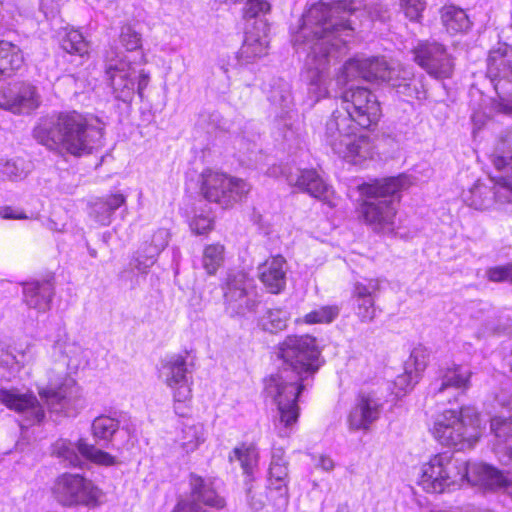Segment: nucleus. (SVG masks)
Segmentation results:
<instances>
[{
	"label": "nucleus",
	"instance_id": "obj_35",
	"mask_svg": "<svg viewBox=\"0 0 512 512\" xmlns=\"http://www.w3.org/2000/svg\"><path fill=\"white\" fill-rule=\"evenodd\" d=\"M205 441L204 426L201 423H186L182 427L180 444L186 452L195 451Z\"/></svg>",
	"mask_w": 512,
	"mask_h": 512
},
{
	"label": "nucleus",
	"instance_id": "obj_22",
	"mask_svg": "<svg viewBox=\"0 0 512 512\" xmlns=\"http://www.w3.org/2000/svg\"><path fill=\"white\" fill-rule=\"evenodd\" d=\"M340 146L332 144L329 147L341 159L352 163L361 164L372 157L373 144L368 135L358 131L349 136V140L338 141Z\"/></svg>",
	"mask_w": 512,
	"mask_h": 512
},
{
	"label": "nucleus",
	"instance_id": "obj_53",
	"mask_svg": "<svg viewBox=\"0 0 512 512\" xmlns=\"http://www.w3.org/2000/svg\"><path fill=\"white\" fill-rule=\"evenodd\" d=\"M486 274L489 280L493 282H512V264L492 267L487 270Z\"/></svg>",
	"mask_w": 512,
	"mask_h": 512
},
{
	"label": "nucleus",
	"instance_id": "obj_27",
	"mask_svg": "<svg viewBox=\"0 0 512 512\" xmlns=\"http://www.w3.org/2000/svg\"><path fill=\"white\" fill-rule=\"evenodd\" d=\"M288 461L281 448H275L272 452L271 462L268 470V488L278 492L279 497L287 502L288 500Z\"/></svg>",
	"mask_w": 512,
	"mask_h": 512
},
{
	"label": "nucleus",
	"instance_id": "obj_61",
	"mask_svg": "<svg viewBox=\"0 0 512 512\" xmlns=\"http://www.w3.org/2000/svg\"><path fill=\"white\" fill-rule=\"evenodd\" d=\"M1 216L4 219H25L27 218L22 212H17L10 207H5L1 212Z\"/></svg>",
	"mask_w": 512,
	"mask_h": 512
},
{
	"label": "nucleus",
	"instance_id": "obj_30",
	"mask_svg": "<svg viewBox=\"0 0 512 512\" xmlns=\"http://www.w3.org/2000/svg\"><path fill=\"white\" fill-rule=\"evenodd\" d=\"M52 350L53 356L58 357L71 371L77 370L84 363L83 348L77 342L70 340L67 335L57 339Z\"/></svg>",
	"mask_w": 512,
	"mask_h": 512
},
{
	"label": "nucleus",
	"instance_id": "obj_4",
	"mask_svg": "<svg viewBox=\"0 0 512 512\" xmlns=\"http://www.w3.org/2000/svg\"><path fill=\"white\" fill-rule=\"evenodd\" d=\"M411 185L410 177L399 175L364 183L359 187L364 197L359 212L363 221L377 233L389 234L395 230L398 193Z\"/></svg>",
	"mask_w": 512,
	"mask_h": 512
},
{
	"label": "nucleus",
	"instance_id": "obj_21",
	"mask_svg": "<svg viewBox=\"0 0 512 512\" xmlns=\"http://www.w3.org/2000/svg\"><path fill=\"white\" fill-rule=\"evenodd\" d=\"M382 401L373 391H361L348 415L352 430H367L381 413Z\"/></svg>",
	"mask_w": 512,
	"mask_h": 512
},
{
	"label": "nucleus",
	"instance_id": "obj_55",
	"mask_svg": "<svg viewBox=\"0 0 512 512\" xmlns=\"http://www.w3.org/2000/svg\"><path fill=\"white\" fill-rule=\"evenodd\" d=\"M108 210L113 214L118 208L126 203V196L122 193H114L102 198Z\"/></svg>",
	"mask_w": 512,
	"mask_h": 512
},
{
	"label": "nucleus",
	"instance_id": "obj_9",
	"mask_svg": "<svg viewBox=\"0 0 512 512\" xmlns=\"http://www.w3.org/2000/svg\"><path fill=\"white\" fill-rule=\"evenodd\" d=\"M53 492L64 506L98 507L104 497L103 491L91 480L80 474L63 473L54 484Z\"/></svg>",
	"mask_w": 512,
	"mask_h": 512
},
{
	"label": "nucleus",
	"instance_id": "obj_62",
	"mask_svg": "<svg viewBox=\"0 0 512 512\" xmlns=\"http://www.w3.org/2000/svg\"><path fill=\"white\" fill-rule=\"evenodd\" d=\"M336 512H350L349 505L347 503L339 504Z\"/></svg>",
	"mask_w": 512,
	"mask_h": 512
},
{
	"label": "nucleus",
	"instance_id": "obj_36",
	"mask_svg": "<svg viewBox=\"0 0 512 512\" xmlns=\"http://www.w3.org/2000/svg\"><path fill=\"white\" fill-rule=\"evenodd\" d=\"M169 240V233L166 229L157 230L153 236L151 241V247L148 249V255L144 261L137 258V269L144 271L146 268L153 265L155 262V257L167 246Z\"/></svg>",
	"mask_w": 512,
	"mask_h": 512
},
{
	"label": "nucleus",
	"instance_id": "obj_38",
	"mask_svg": "<svg viewBox=\"0 0 512 512\" xmlns=\"http://www.w3.org/2000/svg\"><path fill=\"white\" fill-rule=\"evenodd\" d=\"M288 313L282 309H268L260 317L259 325L263 330L276 333L284 330L287 326Z\"/></svg>",
	"mask_w": 512,
	"mask_h": 512
},
{
	"label": "nucleus",
	"instance_id": "obj_31",
	"mask_svg": "<svg viewBox=\"0 0 512 512\" xmlns=\"http://www.w3.org/2000/svg\"><path fill=\"white\" fill-rule=\"evenodd\" d=\"M190 485L195 500L212 508H224L225 500L219 496L215 490L212 489L211 484L206 482L202 477L191 474Z\"/></svg>",
	"mask_w": 512,
	"mask_h": 512
},
{
	"label": "nucleus",
	"instance_id": "obj_34",
	"mask_svg": "<svg viewBox=\"0 0 512 512\" xmlns=\"http://www.w3.org/2000/svg\"><path fill=\"white\" fill-rule=\"evenodd\" d=\"M23 64L21 50L11 42L0 41V76L19 69Z\"/></svg>",
	"mask_w": 512,
	"mask_h": 512
},
{
	"label": "nucleus",
	"instance_id": "obj_12",
	"mask_svg": "<svg viewBox=\"0 0 512 512\" xmlns=\"http://www.w3.org/2000/svg\"><path fill=\"white\" fill-rule=\"evenodd\" d=\"M187 374L186 358L183 355L174 354L163 360L160 375L172 391L174 410L180 416L186 414L187 404L192 398V382Z\"/></svg>",
	"mask_w": 512,
	"mask_h": 512
},
{
	"label": "nucleus",
	"instance_id": "obj_56",
	"mask_svg": "<svg viewBox=\"0 0 512 512\" xmlns=\"http://www.w3.org/2000/svg\"><path fill=\"white\" fill-rule=\"evenodd\" d=\"M365 12L372 20L384 21L386 19L387 9L381 4H373L369 7H365Z\"/></svg>",
	"mask_w": 512,
	"mask_h": 512
},
{
	"label": "nucleus",
	"instance_id": "obj_7",
	"mask_svg": "<svg viewBox=\"0 0 512 512\" xmlns=\"http://www.w3.org/2000/svg\"><path fill=\"white\" fill-rule=\"evenodd\" d=\"M410 72L397 69L380 57H354L345 62L337 75V83L346 85L349 81L362 78L367 81L387 82L393 87L406 85Z\"/></svg>",
	"mask_w": 512,
	"mask_h": 512
},
{
	"label": "nucleus",
	"instance_id": "obj_46",
	"mask_svg": "<svg viewBox=\"0 0 512 512\" xmlns=\"http://www.w3.org/2000/svg\"><path fill=\"white\" fill-rule=\"evenodd\" d=\"M223 246L209 245L203 253V267L209 274H214L223 261Z\"/></svg>",
	"mask_w": 512,
	"mask_h": 512
},
{
	"label": "nucleus",
	"instance_id": "obj_28",
	"mask_svg": "<svg viewBox=\"0 0 512 512\" xmlns=\"http://www.w3.org/2000/svg\"><path fill=\"white\" fill-rule=\"evenodd\" d=\"M356 122L341 110H335L326 122L325 142L328 146L338 141L349 140V136L358 131Z\"/></svg>",
	"mask_w": 512,
	"mask_h": 512
},
{
	"label": "nucleus",
	"instance_id": "obj_41",
	"mask_svg": "<svg viewBox=\"0 0 512 512\" xmlns=\"http://www.w3.org/2000/svg\"><path fill=\"white\" fill-rule=\"evenodd\" d=\"M62 48L70 53L83 56L88 53L89 45L78 30H70L61 42Z\"/></svg>",
	"mask_w": 512,
	"mask_h": 512
},
{
	"label": "nucleus",
	"instance_id": "obj_58",
	"mask_svg": "<svg viewBox=\"0 0 512 512\" xmlns=\"http://www.w3.org/2000/svg\"><path fill=\"white\" fill-rule=\"evenodd\" d=\"M173 512H206L197 503L181 501L177 504Z\"/></svg>",
	"mask_w": 512,
	"mask_h": 512
},
{
	"label": "nucleus",
	"instance_id": "obj_52",
	"mask_svg": "<svg viewBox=\"0 0 512 512\" xmlns=\"http://www.w3.org/2000/svg\"><path fill=\"white\" fill-rule=\"evenodd\" d=\"M120 41L127 51H134L141 45L140 35L131 26L122 27Z\"/></svg>",
	"mask_w": 512,
	"mask_h": 512
},
{
	"label": "nucleus",
	"instance_id": "obj_33",
	"mask_svg": "<svg viewBox=\"0 0 512 512\" xmlns=\"http://www.w3.org/2000/svg\"><path fill=\"white\" fill-rule=\"evenodd\" d=\"M91 430L97 443L103 441L105 447H109L108 443H111V447H115L112 439L119 430V421L116 418L107 415L98 416L93 420Z\"/></svg>",
	"mask_w": 512,
	"mask_h": 512
},
{
	"label": "nucleus",
	"instance_id": "obj_50",
	"mask_svg": "<svg viewBox=\"0 0 512 512\" xmlns=\"http://www.w3.org/2000/svg\"><path fill=\"white\" fill-rule=\"evenodd\" d=\"M90 215L101 225H109L112 220V213L108 210L107 205L105 204L102 198L97 199L91 205Z\"/></svg>",
	"mask_w": 512,
	"mask_h": 512
},
{
	"label": "nucleus",
	"instance_id": "obj_3",
	"mask_svg": "<svg viewBox=\"0 0 512 512\" xmlns=\"http://www.w3.org/2000/svg\"><path fill=\"white\" fill-rule=\"evenodd\" d=\"M35 140L51 151L79 156L102 145L103 128L73 111L41 118L33 130Z\"/></svg>",
	"mask_w": 512,
	"mask_h": 512
},
{
	"label": "nucleus",
	"instance_id": "obj_49",
	"mask_svg": "<svg viewBox=\"0 0 512 512\" xmlns=\"http://www.w3.org/2000/svg\"><path fill=\"white\" fill-rule=\"evenodd\" d=\"M419 379L420 378L417 376V374H413V370H408L405 368V372L397 376L394 381V385L398 389V391L395 392L396 396L400 397L405 395L413 388Z\"/></svg>",
	"mask_w": 512,
	"mask_h": 512
},
{
	"label": "nucleus",
	"instance_id": "obj_20",
	"mask_svg": "<svg viewBox=\"0 0 512 512\" xmlns=\"http://www.w3.org/2000/svg\"><path fill=\"white\" fill-rule=\"evenodd\" d=\"M0 402L8 409L26 417L29 425L40 423L45 412L32 392L22 393L18 389H0Z\"/></svg>",
	"mask_w": 512,
	"mask_h": 512
},
{
	"label": "nucleus",
	"instance_id": "obj_18",
	"mask_svg": "<svg viewBox=\"0 0 512 512\" xmlns=\"http://www.w3.org/2000/svg\"><path fill=\"white\" fill-rule=\"evenodd\" d=\"M41 104L37 88L29 83L15 84L0 90V107L13 113H30Z\"/></svg>",
	"mask_w": 512,
	"mask_h": 512
},
{
	"label": "nucleus",
	"instance_id": "obj_43",
	"mask_svg": "<svg viewBox=\"0 0 512 512\" xmlns=\"http://www.w3.org/2000/svg\"><path fill=\"white\" fill-rule=\"evenodd\" d=\"M470 196L466 199L469 206L485 210L491 207L493 200L491 191L484 185H476L470 190Z\"/></svg>",
	"mask_w": 512,
	"mask_h": 512
},
{
	"label": "nucleus",
	"instance_id": "obj_23",
	"mask_svg": "<svg viewBox=\"0 0 512 512\" xmlns=\"http://www.w3.org/2000/svg\"><path fill=\"white\" fill-rule=\"evenodd\" d=\"M268 45V26L261 20L256 21L253 28L245 34L238 58L245 64L251 63L267 55Z\"/></svg>",
	"mask_w": 512,
	"mask_h": 512
},
{
	"label": "nucleus",
	"instance_id": "obj_60",
	"mask_svg": "<svg viewBox=\"0 0 512 512\" xmlns=\"http://www.w3.org/2000/svg\"><path fill=\"white\" fill-rule=\"evenodd\" d=\"M249 504L254 512H262V510L264 509V502L262 496L260 495V497L256 499L255 495L252 494L251 491H249Z\"/></svg>",
	"mask_w": 512,
	"mask_h": 512
},
{
	"label": "nucleus",
	"instance_id": "obj_14",
	"mask_svg": "<svg viewBox=\"0 0 512 512\" xmlns=\"http://www.w3.org/2000/svg\"><path fill=\"white\" fill-rule=\"evenodd\" d=\"M343 112L349 115L362 128L375 125L381 117L380 103L369 89L350 87L341 95Z\"/></svg>",
	"mask_w": 512,
	"mask_h": 512
},
{
	"label": "nucleus",
	"instance_id": "obj_16",
	"mask_svg": "<svg viewBox=\"0 0 512 512\" xmlns=\"http://www.w3.org/2000/svg\"><path fill=\"white\" fill-rule=\"evenodd\" d=\"M224 298L228 307L238 315L254 312L260 303L254 280L244 272L228 276Z\"/></svg>",
	"mask_w": 512,
	"mask_h": 512
},
{
	"label": "nucleus",
	"instance_id": "obj_32",
	"mask_svg": "<svg viewBox=\"0 0 512 512\" xmlns=\"http://www.w3.org/2000/svg\"><path fill=\"white\" fill-rule=\"evenodd\" d=\"M441 21L446 31L452 35L466 32L471 26L466 12L454 5H446L442 8Z\"/></svg>",
	"mask_w": 512,
	"mask_h": 512
},
{
	"label": "nucleus",
	"instance_id": "obj_44",
	"mask_svg": "<svg viewBox=\"0 0 512 512\" xmlns=\"http://www.w3.org/2000/svg\"><path fill=\"white\" fill-rule=\"evenodd\" d=\"M354 311L361 323H371L376 318V298L351 299Z\"/></svg>",
	"mask_w": 512,
	"mask_h": 512
},
{
	"label": "nucleus",
	"instance_id": "obj_17",
	"mask_svg": "<svg viewBox=\"0 0 512 512\" xmlns=\"http://www.w3.org/2000/svg\"><path fill=\"white\" fill-rule=\"evenodd\" d=\"M38 393L51 412L65 415H70L79 399V388L71 378H65L59 385L50 383Z\"/></svg>",
	"mask_w": 512,
	"mask_h": 512
},
{
	"label": "nucleus",
	"instance_id": "obj_5",
	"mask_svg": "<svg viewBox=\"0 0 512 512\" xmlns=\"http://www.w3.org/2000/svg\"><path fill=\"white\" fill-rule=\"evenodd\" d=\"M462 469L463 473H460L448 454H437L422 465L418 483L427 492L442 493L465 478L482 487H495L504 481L497 469L488 464L463 463Z\"/></svg>",
	"mask_w": 512,
	"mask_h": 512
},
{
	"label": "nucleus",
	"instance_id": "obj_54",
	"mask_svg": "<svg viewBox=\"0 0 512 512\" xmlns=\"http://www.w3.org/2000/svg\"><path fill=\"white\" fill-rule=\"evenodd\" d=\"M212 223L213 222L209 217L201 215V216L195 217L192 220L190 227L193 232L200 235V234H204V233L208 232L209 230H211Z\"/></svg>",
	"mask_w": 512,
	"mask_h": 512
},
{
	"label": "nucleus",
	"instance_id": "obj_51",
	"mask_svg": "<svg viewBox=\"0 0 512 512\" xmlns=\"http://www.w3.org/2000/svg\"><path fill=\"white\" fill-rule=\"evenodd\" d=\"M270 11V4L265 0H246L243 16L246 19L255 18Z\"/></svg>",
	"mask_w": 512,
	"mask_h": 512
},
{
	"label": "nucleus",
	"instance_id": "obj_24",
	"mask_svg": "<svg viewBox=\"0 0 512 512\" xmlns=\"http://www.w3.org/2000/svg\"><path fill=\"white\" fill-rule=\"evenodd\" d=\"M490 431L494 436L492 449L504 465H512V418L495 416L490 421Z\"/></svg>",
	"mask_w": 512,
	"mask_h": 512
},
{
	"label": "nucleus",
	"instance_id": "obj_57",
	"mask_svg": "<svg viewBox=\"0 0 512 512\" xmlns=\"http://www.w3.org/2000/svg\"><path fill=\"white\" fill-rule=\"evenodd\" d=\"M315 466L325 472H330L335 468L334 460L327 455H318L313 457Z\"/></svg>",
	"mask_w": 512,
	"mask_h": 512
},
{
	"label": "nucleus",
	"instance_id": "obj_45",
	"mask_svg": "<svg viewBox=\"0 0 512 512\" xmlns=\"http://www.w3.org/2000/svg\"><path fill=\"white\" fill-rule=\"evenodd\" d=\"M339 312L340 309L336 305L322 306L307 313L303 321L307 324L330 323L339 315Z\"/></svg>",
	"mask_w": 512,
	"mask_h": 512
},
{
	"label": "nucleus",
	"instance_id": "obj_13",
	"mask_svg": "<svg viewBox=\"0 0 512 512\" xmlns=\"http://www.w3.org/2000/svg\"><path fill=\"white\" fill-rule=\"evenodd\" d=\"M134 69L130 61L116 48L105 53V75L116 99L131 102L135 91Z\"/></svg>",
	"mask_w": 512,
	"mask_h": 512
},
{
	"label": "nucleus",
	"instance_id": "obj_1",
	"mask_svg": "<svg viewBox=\"0 0 512 512\" xmlns=\"http://www.w3.org/2000/svg\"><path fill=\"white\" fill-rule=\"evenodd\" d=\"M359 11L355 0H330L313 4L292 29L295 50L305 54L308 93L314 101L329 95L330 57L353 37L351 16Z\"/></svg>",
	"mask_w": 512,
	"mask_h": 512
},
{
	"label": "nucleus",
	"instance_id": "obj_25",
	"mask_svg": "<svg viewBox=\"0 0 512 512\" xmlns=\"http://www.w3.org/2000/svg\"><path fill=\"white\" fill-rule=\"evenodd\" d=\"M472 372L468 368L459 365L447 368L441 376L431 383L429 391L433 396H438L450 390L466 391L470 387Z\"/></svg>",
	"mask_w": 512,
	"mask_h": 512
},
{
	"label": "nucleus",
	"instance_id": "obj_19",
	"mask_svg": "<svg viewBox=\"0 0 512 512\" xmlns=\"http://www.w3.org/2000/svg\"><path fill=\"white\" fill-rule=\"evenodd\" d=\"M291 187L307 193L324 203L333 205L334 190L314 169H297L286 176Z\"/></svg>",
	"mask_w": 512,
	"mask_h": 512
},
{
	"label": "nucleus",
	"instance_id": "obj_10",
	"mask_svg": "<svg viewBox=\"0 0 512 512\" xmlns=\"http://www.w3.org/2000/svg\"><path fill=\"white\" fill-rule=\"evenodd\" d=\"M51 454L66 467L82 468L84 460L102 466H112L116 463L114 456L89 444L85 439L73 442L60 438L53 443Z\"/></svg>",
	"mask_w": 512,
	"mask_h": 512
},
{
	"label": "nucleus",
	"instance_id": "obj_47",
	"mask_svg": "<svg viewBox=\"0 0 512 512\" xmlns=\"http://www.w3.org/2000/svg\"><path fill=\"white\" fill-rule=\"evenodd\" d=\"M428 364V353L424 348L418 347L413 349L409 359L405 364V368L413 370V374H417L420 378L421 373L426 369Z\"/></svg>",
	"mask_w": 512,
	"mask_h": 512
},
{
	"label": "nucleus",
	"instance_id": "obj_39",
	"mask_svg": "<svg viewBox=\"0 0 512 512\" xmlns=\"http://www.w3.org/2000/svg\"><path fill=\"white\" fill-rule=\"evenodd\" d=\"M269 100L281 109H289L293 104L290 84L284 80L275 82L269 92Z\"/></svg>",
	"mask_w": 512,
	"mask_h": 512
},
{
	"label": "nucleus",
	"instance_id": "obj_26",
	"mask_svg": "<svg viewBox=\"0 0 512 512\" xmlns=\"http://www.w3.org/2000/svg\"><path fill=\"white\" fill-rule=\"evenodd\" d=\"M286 270L285 259L274 256L259 265V279L270 293L278 294L285 288Z\"/></svg>",
	"mask_w": 512,
	"mask_h": 512
},
{
	"label": "nucleus",
	"instance_id": "obj_40",
	"mask_svg": "<svg viewBox=\"0 0 512 512\" xmlns=\"http://www.w3.org/2000/svg\"><path fill=\"white\" fill-rule=\"evenodd\" d=\"M381 289L379 278H363L353 283L351 299L377 298Z\"/></svg>",
	"mask_w": 512,
	"mask_h": 512
},
{
	"label": "nucleus",
	"instance_id": "obj_15",
	"mask_svg": "<svg viewBox=\"0 0 512 512\" xmlns=\"http://www.w3.org/2000/svg\"><path fill=\"white\" fill-rule=\"evenodd\" d=\"M414 61L431 77L446 79L454 70V59L447 48L435 40H422L412 50Z\"/></svg>",
	"mask_w": 512,
	"mask_h": 512
},
{
	"label": "nucleus",
	"instance_id": "obj_2",
	"mask_svg": "<svg viewBox=\"0 0 512 512\" xmlns=\"http://www.w3.org/2000/svg\"><path fill=\"white\" fill-rule=\"evenodd\" d=\"M275 353L282 367L264 380V393L277 406L278 435L289 437L300 415L297 400L305 388L303 382L320 367V350L310 335H289L278 344Z\"/></svg>",
	"mask_w": 512,
	"mask_h": 512
},
{
	"label": "nucleus",
	"instance_id": "obj_11",
	"mask_svg": "<svg viewBox=\"0 0 512 512\" xmlns=\"http://www.w3.org/2000/svg\"><path fill=\"white\" fill-rule=\"evenodd\" d=\"M487 75L501 100L503 112L512 114V48L500 45L490 51Z\"/></svg>",
	"mask_w": 512,
	"mask_h": 512
},
{
	"label": "nucleus",
	"instance_id": "obj_8",
	"mask_svg": "<svg viewBox=\"0 0 512 512\" xmlns=\"http://www.w3.org/2000/svg\"><path fill=\"white\" fill-rule=\"evenodd\" d=\"M250 190L251 185L242 178L216 171H206L202 174L203 197L222 208H230L241 202Z\"/></svg>",
	"mask_w": 512,
	"mask_h": 512
},
{
	"label": "nucleus",
	"instance_id": "obj_37",
	"mask_svg": "<svg viewBox=\"0 0 512 512\" xmlns=\"http://www.w3.org/2000/svg\"><path fill=\"white\" fill-rule=\"evenodd\" d=\"M230 461L236 459L246 474H251L258 462V452L254 445L241 444L233 449Z\"/></svg>",
	"mask_w": 512,
	"mask_h": 512
},
{
	"label": "nucleus",
	"instance_id": "obj_42",
	"mask_svg": "<svg viewBox=\"0 0 512 512\" xmlns=\"http://www.w3.org/2000/svg\"><path fill=\"white\" fill-rule=\"evenodd\" d=\"M24 161L21 159L0 160V181L19 180L26 177Z\"/></svg>",
	"mask_w": 512,
	"mask_h": 512
},
{
	"label": "nucleus",
	"instance_id": "obj_29",
	"mask_svg": "<svg viewBox=\"0 0 512 512\" xmlns=\"http://www.w3.org/2000/svg\"><path fill=\"white\" fill-rule=\"evenodd\" d=\"M54 295L53 284L48 280L23 284V300L29 308L44 312L50 308Z\"/></svg>",
	"mask_w": 512,
	"mask_h": 512
},
{
	"label": "nucleus",
	"instance_id": "obj_59",
	"mask_svg": "<svg viewBox=\"0 0 512 512\" xmlns=\"http://www.w3.org/2000/svg\"><path fill=\"white\" fill-rule=\"evenodd\" d=\"M149 79H150L149 74L146 73L145 71H141V73L139 75V79H138V84H137V93L140 98H143V91L147 87V85L149 83Z\"/></svg>",
	"mask_w": 512,
	"mask_h": 512
},
{
	"label": "nucleus",
	"instance_id": "obj_6",
	"mask_svg": "<svg viewBox=\"0 0 512 512\" xmlns=\"http://www.w3.org/2000/svg\"><path fill=\"white\" fill-rule=\"evenodd\" d=\"M483 430L480 414L469 406L460 411L445 410L438 414L431 428L432 435L439 443L457 450L473 448Z\"/></svg>",
	"mask_w": 512,
	"mask_h": 512
},
{
	"label": "nucleus",
	"instance_id": "obj_48",
	"mask_svg": "<svg viewBox=\"0 0 512 512\" xmlns=\"http://www.w3.org/2000/svg\"><path fill=\"white\" fill-rule=\"evenodd\" d=\"M400 9L410 21L419 22L426 8L425 0H399Z\"/></svg>",
	"mask_w": 512,
	"mask_h": 512
}]
</instances>
